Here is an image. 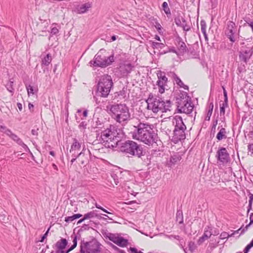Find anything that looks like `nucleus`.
I'll return each mask as SVG.
<instances>
[{
	"label": "nucleus",
	"instance_id": "f257e3e1",
	"mask_svg": "<svg viewBox=\"0 0 253 253\" xmlns=\"http://www.w3.org/2000/svg\"><path fill=\"white\" fill-rule=\"evenodd\" d=\"M134 128L132 132V138L133 139L149 146L156 143L158 135L155 132L153 125L140 122L137 126H134Z\"/></svg>",
	"mask_w": 253,
	"mask_h": 253
},
{
	"label": "nucleus",
	"instance_id": "f03ea898",
	"mask_svg": "<svg viewBox=\"0 0 253 253\" xmlns=\"http://www.w3.org/2000/svg\"><path fill=\"white\" fill-rule=\"evenodd\" d=\"M107 108L112 118L122 126H125L130 119L129 109L125 104H114L107 106Z\"/></svg>",
	"mask_w": 253,
	"mask_h": 253
},
{
	"label": "nucleus",
	"instance_id": "7ed1b4c3",
	"mask_svg": "<svg viewBox=\"0 0 253 253\" xmlns=\"http://www.w3.org/2000/svg\"><path fill=\"white\" fill-rule=\"evenodd\" d=\"M146 101L147 103V109L152 110L155 113L160 111L162 112L169 111L171 106V103L169 100L165 102L160 97H154L152 94L149 95Z\"/></svg>",
	"mask_w": 253,
	"mask_h": 253
},
{
	"label": "nucleus",
	"instance_id": "20e7f679",
	"mask_svg": "<svg viewBox=\"0 0 253 253\" xmlns=\"http://www.w3.org/2000/svg\"><path fill=\"white\" fill-rule=\"evenodd\" d=\"M120 151L130 157H142L146 153L141 144L129 140L121 143Z\"/></svg>",
	"mask_w": 253,
	"mask_h": 253
},
{
	"label": "nucleus",
	"instance_id": "39448f33",
	"mask_svg": "<svg viewBox=\"0 0 253 253\" xmlns=\"http://www.w3.org/2000/svg\"><path fill=\"white\" fill-rule=\"evenodd\" d=\"M172 123L174 125V129L171 141L176 144L179 141L185 139V131L186 129V126L183 122L182 117L179 116H175L173 118Z\"/></svg>",
	"mask_w": 253,
	"mask_h": 253
},
{
	"label": "nucleus",
	"instance_id": "423d86ee",
	"mask_svg": "<svg viewBox=\"0 0 253 253\" xmlns=\"http://www.w3.org/2000/svg\"><path fill=\"white\" fill-rule=\"evenodd\" d=\"M105 53L104 49L100 50L95 55L93 60L89 62L90 66L105 68L111 65L114 61V55L112 54L109 56H106Z\"/></svg>",
	"mask_w": 253,
	"mask_h": 253
},
{
	"label": "nucleus",
	"instance_id": "0eeeda50",
	"mask_svg": "<svg viewBox=\"0 0 253 253\" xmlns=\"http://www.w3.org/2000/svg\"><path fill=\"white\" fill-rule=\"evenodd\" d=\"M99 141L107 148L116 147L120 141L119 137L115 136L110 129H107L101 133Z\"/></svg>",
	"mask_w": 253,
	"mask_h": 253
},
{
	"label": "nucleus",
	"instance_id": "6e6552de",
	"mask_svg": "<svg viewBox=\"0 0 253 253\" xmlns=\"http://www.w3.org/2000/svg\"><path fill=\"white\" fill-rule=\"evenodd\" d=\"M113 84L110 76L107 75L101 77L97 84V92L98 94L101 97H107Z\"/></svg>",
	"mask_w": 253,
	"mask_h": 253
},
{
	"label": "nucleus",
	"instance_id": "1a4fd4ad",
	"mask_svg": "<svg viewBox=\"0 0 253 253\" xmlns=\"http://www.w3.org/2000/svg\"><path fill=\"white\" fill-rule=\"evenodd\" d=\"M80 247L81 253H100V252L99 244L95 240L86 242L82 241Z\"/></svg>",
	"mask_w": 253,
	"mask_h": 253
},
{
	"label": "nucleus",
	"instance_id": "9d476101",
	"mask_svg": "<svg viewBox=\"0 0 253 253\" xmlns=\"http://www.w3.org/2000/svg\"><path fill=\"white\" fill-rule=\"evenodd\" d=\"M253 54V42L247 43L243 46L239 52V58L241 61L247 63Z\"/></svg>",
	"mask_w": 253,
	"mask_h": 253
},
{
	"label": "nucleus",
	"instance_id": "9b49d317",
	"mask_svg": "<svg viewBox=\"0 0 253 253\" xmlns=\"http://www.w3.org/2000/svg\"><path fill=\"white\" fill-rule=\"evenodd\" d=\"M177 110L180 113L190 114L192 113L194 105L191 100L190 101H183V102H177Z\"/></svg>",
	"mask_w": 253,
	"mask_h": 253
},
{
	"label": "nucleus",
	"instance_id": "f8f14e48",
	"mask_svg": "<svg viewBox=\"0 0 253 253\" xmlns=\"http://www.w3.org/2000/svg\"><path fill=\"white\" fill-rule=\"evenodd\" d=\"M158 81L157 84L159 87V91L161 93L165 92V86L167 85L168 82V78L165 75V73L162 71H159L157 73Z\"/></svg>",
	"mask_w": 253,
	"mask_h": 253
},
{
	"label": "nucleus",
	"instance_id": "ddd939ff",
	"mask_svg": "<svg viewBox=\"0 0 253 253\" xmlns=\"http://www.w3.org/2000/svg\"><path fill=\"white\" fill-rule=\"evenodd\" d=\"M124 176V171L120 168L115 169L111 174V176L113 178L115 184L117 185L119 183H120V185L123 187H125L124 185V182L125 181Z\"/></svg>",
	"mask_w": 253,
	"mask_h": 253
},
{
	"label": "nucleus",
	"instance_id": "4468645a",
	"mask_svg": "<svg viewBox=\"0 0 253 253\" xmlns=\"http://www.w3.org/2000/svg\"><path fill=\"white\" fill-rule=\"evenodd\" d=\"M215 157L217 160L223 164H227L230 158L229 154L224 147H221L218 150Z\"/></svg>",
	"mask_w": 253,
	"mask_h": 253
},
{
	"label": "nucleus",
	"instance_id": "2eb2a0df",
	"mask_svg": "<svg viewBox=\"0 0 253 253\" xmlns=\"http://www.w3.org/2000/svg\"><path fill=\"white\" fill-rule=\"evenodd\" d=\"M235 27V23L233 21H229L227 22L225 34L232 42H234L236 41L235 31H234Z\"/></svg>",
	"mask_w": 253,
	"mask_h": 253
},
{
	"label": "nucleus",
	"instance_id": "dca6fc26",
	"mask_svg": "<svg viewBox=\"0 0 253 253\" xmlns=\"http://www.w3.org/2000/svg\"><path fill=\"white\" fill-rule=\"evenodd\" d=\"M4 133L9 136L11 139L23 148H25L27 147V146L23 142V141L17 135L13 133L10 129L4 131Z\"/></svg>",
	"mask_w": 253,
	"mask_h": 253
},
{
	"label": "nucleus",
	"instance_id": "f3484780",
	"mask_svg": "<svg viewBox=\"0 0 253 253\" xmlns=\"http://www.w3.org/2000/svg\"><path fill=\"white\" fill-rule=\"evenodd\" d=\"M133 66L131 64H125L120 67V70L123 76H126L132 70Z\"/></svg>",
	"mask_w": 253,
	"mask_h": 253
},
{
	"label": "nucleus",
	"instance_id": "a211bd4d",
	"mask_svg": "<svg viewBox=\"0 0 253 253\" xmlns=\"http://www.w3.org/2000/svg\"><path fill=\"white\" fill-rule=\"evenodd\" d=\"M68 242L66 239L62 238L59 241H57L55 244V247L56 250H64L67 245Z\"/></svg>",
	"mask_w": 253,
	"mask_h": 253
},
{
	"label": "nucleus",
	"instance_id": "6ab92c4d",
	"mask_svg": "<svg viewBox=\"0 0 253 253\" xmlns=\"http://www.w3.org/2000/svg\"><path fill=\"white\" fill-rule=\"evenodd\" d=\"M105 237L116 244V243L119 238L120 235L119 234L106 233H105Z\"/></svg>",
	"mask_w": 253,
	"mask_h": 253
},
{
	"label": "nucleus",
	"instance_id": "aec40b11",
	"mask_svg": "<svg viewBox=\"0 0 253 253\" xmlns=\"http://www.w3.org/2000/svg\"><path fill=\"white\" fill-rule=\"evenodd\" d=\"M177 100V102H183V101H190L191 99L187 92L182 91L178 95Z\"/></svg>",
	"mask_w": 253,
	"mask_h": 253
},
{
	"label": "nucleus",
	"instance_id": "412c9836",
	"mask_svg": "<svg viewBox=\"0 0 253 253\" xmlns=\"http://www.w3.org/2000/svg\"><path fill=\"white\" fill-rule=\"evenodd\" d=\"M128 243V240L127 239L120 236L116 243V244L120 247L124 248L127 246Z\"/></svg>",
	"mask_w": 253,
	"mask_h": 253
},
{
	"label": "nucleus",
	"instance_id": "4be33fe9",
	"mask_svg": "<svg viewBox=\"0 0 253 253\" xmlns=\"http://www.w3.org/2000/svg\"><path fill=\"white\" fill-rule=\"evenodd\" d=\"M226 131L225 128H221L216 135V138L218 140H221L226 138Z\"/></svg>",
	"mask_w": 253,
	"mask_h": 253
},
{
	"label": "nucleus",
	"instance_id": "5701e85b",
	"mask_svg": "<svg viewBox=\"0 0 253 253\" xmlns=\"http://www.w3.org/2000/svg\"><path fill=\"white\" fill-rule=\"evenodd\" d=\"M81 144L82 143H80L76 138H74L73 143L70 150V152L74 150H79L81 147Z\"/></svg>",
	"mask_w": 253,
	"mask_h": 253
},
{
	"label": "nucleus",
	"instance_id": "b1692460",
	"mask_svg": "<svg viewBox=\"0 0 253 253\" xmlns=\"http://www.w3.org/2000/svg\"><path fill=\"white\" fill-rule=\"evenodd\" d=\"M90 7V4L88 3H86L84 4H82L78 8V13H84Z\"/></svg>",
	"mask_w": 253,
	"mask_h": 253
},
{
	"label": "nucleus",
	"instance_id": "393cba45",
	"mask_svg": "<svg viewBox=\"0 0 253 253\" xmlns=\"http://www.w3.org/2000/svg\"><path fill=\"white\" fill-rule=\"evenodd\" d=\"M82 216V214L80 213L74 214L72 216L66 217L65 218V221L67 223H70L72 222L75 219L81 217Z\"/></svg>",
	"mask_w": 253,
	"mask_h": 253
},
{
	"label": "nucleus",
	"instance_id": "a878e982",
	"mask_svg": "<svg viewBox=\"0 0 253 253\" xmlns=\"http://www.w3.org/2000/svg\"><path fill=\"white\" fill-rule=\"evenodd\" d=\"M146 154V153H145ZM139 158H141L143 161V164L145 166H148L151 164V156L149 155H145L142 157H138Z\"/></svg>",
	"mask_w": 253,
	"mask_h": 253
},
{
	"label": "nucleus",
	"instance_id": "bb28decb",
	"mask_svg": "<svg viewBox=\"0 0 253 253\" xmlns=\"http://www.w3.org/2000/svg\"><path fill=\"white\" fill-rule=\"evenodd\" d=\"M26 88L28 92V95L30 96L31 94H34L38 92V88L34 87L31 85H26Z\"/></svg>",
	"mask_w": 253,
	"mask_h": 253
},
{
	"label": "nucleus",
	"instance_id": "cd10ccee",
	"mask_svg": "<svg viewBox=\"0 0 253 253\" xmlns=\"http://www.w3.org/2000/svg\"><path fill=\"white\" fill-rule=\"evenodd\" d=\"M178 49L181 53L183 54L186 52V51H187L186 45L183 42L180 41L178 42Z\"/></svg>",
	"mask_w": 253,
	"mask_h": 253
},
{
	"label": "nucleus",
	"instance_id": "c85d7f7f",
	"mask_svg": "<svg viewBox=\"0 0 253 253\" xmlns=\"http://www.w3.org/2000/svg\"><path fill=\"white\" fill-rule=\"evenodd\" d=\"M52 58L50 54L48 53L45 57L42 59V64L44 66H48L51 63Z\"/></svg>",
	"mask_w": 253,
	"mask_h": 253
},
{
	"label": "nucleus",
	"instance_id": "c756f323",
	"mask_svg": "<svg viewBox=\"0 0 253 253\" xmlns=\"http://www.w3.org/2000/svg\"><path fill=\"white\" fill-rule=\"evenodd\" d=\"M151 46L154 49H162L165 47V44L161 42H152Z\"/></svg>",
	"mask_w": 253,
	"mask_h": 253
},
{
	"label": "nucleus",
	"instance_id": "7c9ffc66",
	"mask_svg": "<svg viewBox=\"0 0 253 253\" xmlns=\"http://www.w3.org/2000/svg\"><path fill=\"white\" fill-rule=\"evenodd\" d=\"M97 214L96 213L95 211H91L84 215V219H88L97 217Z\"/></svg>",
	"mask_w": 253,
	"mask_h": 253
},
{
	"label": "nucleus",
	"instance_id": "2f4dec72",
	"mask_svg": "<svg viewBox=\"0 0 253 253\" xmlns=\"http://www.w3.org/2000/svg\"><path fill=\"white\" fill-rule=\"evenodd\" d=\"M13 82L10 80L8 83H7L5 86L8 91L12 93L13 95L14 93V88L13 87Z\"/></svg>",
	"mask_w": 253,
	"mask_h": 253
},
{
	"label": "nucleus",
	"instance_id": "473e14b6",
	"mask_svg": "<svg viewBox=\"0 0 253 253\" xmlns=\"http://www.w3.org/2000/svg\"><path fill=\"white\" fill-rule=\"evenodd\" d=\"M250 223L247 224L244 228L243 230H242V232H241L240 234H243L245 233L246 231L247 230L249 227L252 224H253V213H251L250 216Z\"/></svg>",
	"mask_w": 253,
	"mask_h": 253
},
{
	"label": "nucleus",
	"instance_id": "72a5a7b5",
	"mask_svg": "<svg viewBox=\"0 0 253 253\" xmlns=\"http://www.w3.org/2000/svg\"><path fill=\"white\" fill-rule=\"evenodd\" d=\"M163 9L165 11V13L167 15H170V10L169 8V7L168 3L166 1L164 2L162 4Z\"/></svg>",
	"mask_w": 253,
	"mask_h": 253
},
{
	"label": "nucleus",
	"instance_id": "f704fd0d",
	"mask_svg": "<svg viewBox=\"0 0 253 253\" xmlns=\"http://www.w3.org/2000/svg\"><path fill=\"white\" fill-rule=\"evenodd\" d=\"M182 28L183 30L185 31H188L190 29V27L187 25L186 20L183 18L182 21V25L180 26Z\"/></svg>",
	"mask_w": 253,
	"mask_h": 253
},
{
	"label": "nucleus",
	"instance_id": "c9c22d12",
	"mask_svg": "<svg viewBox=\"0 0 253 253\" xmlns=\"http://www.w3.org/2000/svg\"><path fill=\"white\" fill-rule=\"evenodd\" d=\"M183 18V16L180 15H177V16L174 18V22L177 26L180 27V26L182 25V21Z\"/></svg>",
	"mask_w": 253,
	"mask_h": 253
},
{
	"label": "nucleus",
	"instance_id": "e433bc0d",
	"mask_svg": "<svg viewBox=\"0 0 253 253\" xmlns=\"http://www.w3.org/2000/svg\"><path fill=\"white\" fill-rule=\"evenodd\" d=\"M188 248L189 251L191 253H193L196 249L197 246L195 245V243L193 241H190L188 243Z\"/></svg>",
	"mask_w": 253,
	"mask_h": 253
},
{
	"label": "nucleus",
	"instance_id": "4c0bfd02",
	"mask_svg": "<svg viewBox=\"0 0 253 253\" xmlns=\"http://www.w3.org/2000/svg\"><path fill=\"white\" fill-rule=\"evenodd\" d=\"M249 206L248 209V212L250 211V210L252 209V204L253 202V194L252 193H250L249 194Z\"/></svg>",
	"mask_w": 253,
	"mask_h": 253
},
{
	"label": "nucleus",
	"instance_id": "58836bf2",
	"mask_svg": "<svg viewBox=\"0 0 253 253\" xmlns=\"http://www.w3.org/2000/svg\"><path fill=\"white\" fill-rule=\"evenodd\" d=\"M227 105V103L223 102L222 104H220V115H224L225 114V107Z\"/></svg>",
	"mask_w": 253,
	"mask_h": 253
},
{
	"label": "nucleus",
	"instance_id": "ea45409f",
	"mask_svg": "<svg viewBox=\"0 0 253 253\" xmlns=\"http://www.w3.org/2000/svg\"><path fill=\"white\" fill-rule=\"evenodd\" d=\"M73 245H72V246L67 250L68 253H69L70 251L74 249L77 245V236H75L73 238Z\"/></svg>",
	"mask_w": 253,
	"mask_h": 253
},
{
	"label": "nucleus",
	"instance_id": "a19ab883",
	"mask_svg": "<svg viewBox=\"0 0 253 253\" xmlns=\"http://www.w3.org/2000/svg\"><path fill=\"white\" fill-rule=\"evenodd\" d=\"M177 244L183 250L185 253H187V249L184 248L185 243L183 242V239H181L179 240V243Z\"/></svg>",
	"mask_w": 253,
	"mask_h": 253
},
{
	"label": "nucleus",
	"instance_id": "79ce46f5",
	"mask_svg": "<svg viewBox=\"0 0 253 253\" xmlns=\"http://www.w3.org/2000/svg\"><path fill=\"white\" fill-rule=\"evenodd\" d=\"M200 25L202 32L205 33V31H206L207 27L206 22L203 20H201L200 22Z\"/></svg>",
	"mask_w": 253,
	"mask_h": 253
},
{
	"label": "nucleus",
	"instance_id": "37998d69",
	"mask_svg": "<svg viewBox=\"0 0 253 253\" xmlns=\"http://www.w3.org/2000/svg\"><path fill=\"white\" fill-rule=\"evenodd\" d=\"M230 235V234H229L227 232H223L220 234L219 238L221 240L225 239L226 238H228L229 237H230L231 236Z\"/></svg>",
	"mask_w": 253,
	"mask_h": 253
},
{
	"label": "nucleus",
	"instance_id": "c03bdc74",
	"mask_svg": "<svg viewBox=\"0 0 253 253\" xmlns=\"http://www.w3.org/2000/svg\"><path fill=\"white\" fill-rule=\"evenodd\" d=\"M248 155L253 157V143L248 145Z\"/></svg>",
	"mask_w": 253,
	"mask_h": 253
},
{
	"label": "nucleus",
	"instance_id": "a18cd8bd",
	"mask_svg": "<svg viewBox=\"0 0 253 253\" xmlns=\"http://www.w3.org/2000/svg\"><path fill=\"white\" fill-rule=\"evenodd\" d=\"M253 247V244L251 242L245 248L244 250V253H248L251 248Z\"/></svg>",
	"mask_w": 253,
	"mask_h": 253
},
{
	"label": "nucleus",
	"instance_id": "49530a36",
	"mask_svg": "<svg viewBox=\"0 0 253 253\" xmlns=\"http://www.w3.org/2000/svg\"><path fill=\"white\" fill-rule=\"evenodd\" d=\"M211 235V233L210 231H208V230L205 231L204 234L203 235V237L206 240L209 238Z\"/></svg>",
	"mask_w": 253,
	"mask_h": 253
},
{
	"label": "nucleus",
	"instance_id": "de8ad7c7",
	"mask_svg": "<svg viewBox=\"0 0 253 253\" xmlns=\"http://www.w3.org/2000/svg\"><path fill=\"white\" fill-rule=\"evenodd\" d=\"M175 81L177 85H178L179 86H181V85H183V83L182 82V81L180 80V79L176 77L175 78Z\"/></svg>",
	"mask_w": 253,
	"mask_h": 253
},
{
	"label": "nucleus",
	"instance_id": "09e8293b",
	"mask_svg": "<svg viewBox=\"0 0 253 253\" xmlns=\"http://www.w3.org/2000/svg\"><path fill=\"white\" fill-rule=\"evenodd\" d=\"M87 126V124L85 121H82L79 125V128L85 129Z\"/></svg>",
	"mask_w": 253,
	"mask_h": 253
},
{
	"label": "nucleus",
	"instance_id": "8fccbe9b",
	"mask_svg": "<svg viewBox=\"0 0 253 253\" xmlns=\"http://www.w3.org/2000/svg\"><path fill=\"white\" fill-rule=\"evenodd\" d=\"M176 218H177V220H178V218H180L181 219V220L179 221V223H180L182 222L183 216H182V213L181 211H178L177 212Z\"/></svg>",
	"mask_w": 253,
	"mask_h": 253
},
{
	"label": "nucleus",
	"instance_id": "3c124183",
	"mask_svg": "<svg viewBox=\"0 0 253 253\" xmlns=\"http://www.w3.org/2000/svg\"><path fill=\"white\" fill-rule=\"evenodd\" d=\"M243 226H241L239 229L236 230V231H234L232 234H230V236H234L236 234H238L239 233L240 231H241V232H242V230H243Z\"/></svg>",
	"mask_w": 253,
	"mask_h": 253
},
{
	"label": "nucleus",
	"instance_id": "603ef678",
	"mask_svg": "<svg viewBox=\"0 0 253 253\" xmlns=\"http://www.w3.org/2000/svg\"><path fill=\"white\" fill-rule=\"evenodd\" d=\"M58 33V29L56 27H53L51 30L50 33L52 35H55Z\"/></svg>",
	"mask_w": 253,
	"mask_h": 253
},
{
	"label": "nucleus",
	"instance_id": "864d4df0",
	"mask_svg": "<svg viewBox=\"0 0 253 253\" xmlns=\"http://www.w3.org/2000/svg\"><path fill=\"white\" fill-rule=\"evenodd\" d=\"M49 229H50V228H48V229L46 231V232L42 236V238L40 240V242H43L44 241V239L46 238Z\"/></svg>",
	"mask_w": 253,
	"mask_h": 253
},
{
	"label": "nucleus",
	"instance_id": "5fc2aeb1",
	"mask_svg": "<svg viewBox=\"0 0 253 253\" xmlns=\"http://www.w3.org/2000/svg\"><path fill=\"white\" fill-rule=\"evenodd\" d=\"M84 153L83 152H81V153H80L77 157H75L74 158H73L71 161V164H72L77 159V158H79V157H80L81 156H82V155H84Z\"/></svg>",
	"mask_w": 253,
	"mask_h": 253
},
{
	"label": "nucleus",
	"instance_id": "6e6d98bb",
	"mask_svg": "<svg viewBox=\"0 0 253 253\" xmlns=\"http://www.w3.org/2000/svg\"><path fill=\"white\" fill-rule=\"evenodd\" d=\"M178 160V158L176 156L171 157L170 158V162L174 164L176 163Z\"/></svg>",
	"mask_w": 253,
	"mask_h": 253
},
{
	"label": "nucleus",
	"instance_id": "4d7b16f0",
	"mask_svg": "<svg viewBox=\"0 0 253 253\" xmlns=\"http://www.w3.org/2000/svg\"><path fill=\"white\" fill-rule=\"evenodd\" d=\"M156 28L158 30V32L161 33V30L162 29V27L161 24L159 23H156V25L155 26Z\"/></svg>",
	"mask_w": 253,
	"mask_h": 253
},
{
	"label": "nucleus",
	"instance_id": "13d9d810",
	"mask_svg": "<svg viewBox=\"0 0 253 253\" xmlns=\"http://www.w3.org/2000/svg\"><path fill=\"white\" fill-rule=\"evenodd\" d=\"M6 126L0 125V131L4 133V131L8 130Z\"/></svg>",
	"mask_w": 253,
	"mask_h": 253
},
{
	"label": "nucleus",
	"instance_id": "bf43d9fd",
	"mask_svg": "<svg viewBox=\"0 0 253 253\" xmlns=\"http://www.w3.org/2000/svg\"><path fill=\"white\" fill-rule=\"evenodd\" d=\"M38 130H39L38 128H37V129H32L31 131L32 134L33 135L37 136L38 135Z\"/></svg>",
	"mask_w": 253,
	"mask_h": 253
},
{
	"label": "nucleus",
	"instance_id": "052dcab7",
	"mask_svg": "<svg viewBox=\"0 0 253 253\" xmlns=\"http://www.w3.org/2000/svg\"><path fill=\"white\" fill-rule=\"evenodd\" d=\"M212 113V112H211V111H208L207 115L206 116V120H207L208 121H209L210 120V118L211 116Z\"/></svg>",
	"mask_w": 253,
	"mask_h": 253
},
{
	"label": "nucleus",
	"instance_id": "680f3d73",
	"mask_svg": "<svg viewBox=\"0 0 253 253\" xmlns=\"http://www.w3.org/2000/svg\"><path fill=\"white\" fill-rule=\"evenodd\" d=\"M206 239L203 237L202 236L201 237H200L199 240H198V244L200 245Z\"/></svg>",
	"mask_w": 253,
	"mask_h": 253
},
{
	"label": "nucleus",
	"instance_id": "e2e57ef3",
	"mask_svg": "<svg viewBox=\"0 0 253 253\" xmlns=\"http://www.w3.org/2000/svg\"><path fill=\"white\" fill-rule=\"evenodd\" d=\"M213 109V102H211L209 104L208 111H211V112H212Z\"/></svg>",
	"mask_w": 253,
	"mask_h": 253
},
{
	"label": "nucleus",
	"instance_id": "0e129e2a",
	"mask_svg": "<svg viewBox=\"0 0 253 253\" xmlns=\"http://www.w3.org/2000/svg\"><path fill=\"white\" fill-rule=\"evenodd\" d=\"M174 238L178 241L180 240L181 239L180 237L178 235H171L170 237H169V238L171 239V238Z\"/></svg>",
	"mask_w": 253,
	"mask_h": 253
},
{
	"label": "nucleus",
	"instance_id": "69168bd1",
	"mask_svg": "<svg viewBox=\"0 0 253 253\" xmlns=\"http://www.w3.org/2000/svg\"><path fill=\"white\" fill-rule=\"evenodd\" d=\"M56 253H68V251H64L63 250L57 249L56 250Z\"/></svg>",
	"mask_w": 253,
	"mask_h": 253
},
{
	"label": "nucleus",
	"instance_id": "338daca9",
	"mask_svg": "<svg viewBox=\"0 0 253 253\" xmlns=\"http://www.w3.org/2000/svg\"><path fill=\"white\" fill-rule=\"evenodd\" d=\"M129 250L133 253H137L138 252L137 250L135 248L130 247Z\"/></svg>",
	"mask_w": 253,
	"mask_h": 253
},
{
	"label": "nucleus",
	"instance_id": "774afa93",
	"mask_svg": "<svg viewBox=\"0 0 253 253\" xmlns=\"http://www.w3.org/2000/svg\"><path fill=\"white\" fill-rule=\"evenodd\" d=\"M17 106L18 108L20 111H21L22 110V104L20 103H17Z\"/></svg>",
	"mask_w": 253,
	"mask_h": 253
}]
</instances>
